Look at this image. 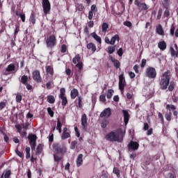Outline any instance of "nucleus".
Instances as JSON below:
<instances>
[{
	"mask_svg": "<svg viewBox=\"0 0 178 178\" xmlns=\"http://www.w3.org/2000/svg\"><path fill=\"white\" fill-rule=\"evenodd\" d=\"M172 79V72L170 70H168L165 72H163L161 78L159 79V86L160 88V90H168V91H173L175 90V86H176V83L175 81H170V79Z\"/></svg>",
	"mask_w": 178,
	"mask_h": 178,
	"instance_id": "nucleus-1",
	"label": "nucleus"
},
{
	"mask_svg": "<svg viewBox=\"0 0 178 178\" xmlns=\"http://www.w3.org/2000/svg\"><path fill=\"white\" fill-rule=\"evenodd\" d=\"M56 44H58V40L56 39V36L55 35H51L47 38V48H49V49H54V48L56 47Z\"/></svg>",
	"mask_w": 178,
	"mask_h": 178,
	"instance_id": "nucleus-2",
	"label": "nucleus"
},
{
	"mask_svg": "<svg viewBox=\"0 0 178 178\" xmlns=\"http://www.w3.org/2000/svg\"><path fill=\"white\" fill-rule=\"evenodd\" d=\"M106 140H107V141H110L111 143H115L120 140V136H119L116 132L111 131L106 136Z\"/></svg>",
	"mask_w": 178,
	"mask_h": 178,
	"instance_id": "nucleus-3",
	"label": "nucleus"
},
{
	"mask_svg": "<svg viewBox=\"0 0 178 178\" xmlns=\"http://www.w3.org/2000/svg\"><path fill=\"white\" fill-rule=\"evenodd\" d=\"M146 77L149 79H155L156 77V70L153 67H149L145 71Z\"/></svg>",
	"mask_w": 178,
	"mask_h": 178,
	"instance_id": "nucleus-4",
	"label": "nucleus"
},
{
	"mask_svg": "<svg viewBox=\"0 0 178 178\" xmlns=\"http://www.w3.org/2000/svg\"><path fill=\"white\" fill-rule=\"evenodd\" d=\"M28 139L30 140L29 144L31 145V148L32 151H34L37 145V136L33 134H29L28 136Z\"/></svg>",
	"mask_w": 178,
	"mask_h": 178,
	"instance_id": "nucleus-5",
	"label": "nucleus"
},
{
	"mask_svg": "<svg viewBox=\"0 0 178 178\" xmlns=\"http://www.w3.org/2000/svg\"><path fill=\"white\" fill-rule=\"evenodd\" d=\"M60 95H59V98H60L62 103L61 105L62 106H66V105H67V97H66V89H65L64 88H62L60 90Z\"/></svg>",
	"mask_w": 178,
	"mask_h": 178,
	"instance_id": "nucleus-6",
	"label": "nucleus"
},
{
	"mask_svg": "<svg viewBox=\"0 0 178 178\" xmlns=\"http://www.w3.org/2000/svg\"><path fill=\"white\" fill-rule=\"evenodd\" d=\"M53 148L56 152H58V154H63V155H65L67 151L66 146H60L59 143L54 144Z\"/></svg>",
	"mask_w": 178,
	"mask_h": 178,
	"instance_id": "nucleus-7",
	"label": "nucleus"
},
{
	"mask_svg": "<svg viewBox=\"0 0 178 178\" xmlns=\"http://www.w3.org/2000/svg\"><path fill=\"white\" fill-rule=\"evenodd\" d=\"M126 86V79H124V75L121 74L119 76V90H120L122 94L124 92V87Z\"/></svg>",
	"mask_w": 178,
	"mask_h": 178,
	"instance_id": "nucleus-8",
	"label": "nucleus"
},
{
	"mask_svg": "<svg viewBox=\"0 0 178 178\" xmlns=\"http://www.w3.org/2000/svg\"><path fill=\"white\" fill-rule=\"evenodd\" d=\"M42 4L44 15H48L51 12V3H49V0H42Z\"/></svg>",
	"mask_w": 178,
	"mask_h": 178,
	"instance_id": "nucleus-9",
	"label": "nucleus"
},
{
	"mask_svg": "<svg viewBox=\"0 0 178 178\" xmlns=\"http://www.w3.org/2000/svg\"><path fill=\"white\" fill-rule=\"evenodd\" d=\"M33 79L36 83H41L42 81V78L41 77V73L40 70H35L32 72Z\"/></svg>",
	"mask_w": 178,
	"mask_h": 178,
	"instance_id": "nucleus-10",
	"label": "nucleus"
},
{
	"mask_svg": "<svg viewBox=\"0 0 178 178\" xmlns=\"http://www.w3.org/2000/svg\"><path fill=\"white\" fill-rule=\"evenodd\" d=\"M112 115V110L111 108H104V111L100 113L99 118H111Z\"/></svg>",
	"mask_w": 178,
	"mask_h": 178,
	"instance_id": "nucleus-11",
	"label": "nucleus"
},
{
	"mask_svg": "<svg viewBox=\"0 0 178 178\" xmlns=\"http://www.w3.org/2000/svg\"><path fill=\"white\" fill-rule=\"evenodd\" d=\"M81 122L83 130L87 131L88 124L87 123V115L86 113L82 115Z\"/></svg>",
	"mask_w": 178,
	"mask_h": 178,
	"instance_id": "nucleus-12",
	"label": "nucleus"
},
{
	"mask_svg": "<svg viewBox=\"0 0 178 178\" xmlns=\"http://www.w3.org/2000/svg\"><path fill=\"white\" fill-rule=\"evenodd\" d=\"M140 147V144L137 142H134L133 140H131L130 143L128 145V149H132L133 151H137Z\"/></svg>",
	"mask_w": 178,
	"mask_h": 178,
	"instance_id": "nucleus-13",
	"label": "nucleus"
},
{
	"mask_svg": "<svg viewBox=\"0 0 178 178\" xmlns=\"http://www.w3.org/2000/svg\"><path fill=\"white\" fill-rule=\"evenodd\" d=\"M70 131H69L67 127H64L61 135V140H66L67 138H70Z\"/></svg>",
	"mask_w": 178,
	"mask_h": 178,
	"instance_id": "nucleus-14",
	"label": "nucleus"
},
{
	"mask_svg": "<svg viewBox=\"0 0 178 178\" xmlns=\"http://www.w3.org/2000/svg\"><path fill=\"white\" fill-rule=\"evenodd\" d=\"M122 113L124 115V123L125 126H127L129 120H130V114L129 113V111H127V110H123Z\"/></svg>",
	"mask_w": 178,
	"mask_h": 178,
	"instance_id": "nucleus-15",
	"label": "nucleus"
},
{
	"mask_svg": "<svg viewBox=\"0 0 178 178\" xmlns=\"http://www.w3.org/2000/svg\"><path fill=\"white\" fill-rule=\"evenodd\" d=\"M15 70H16V66L15 65V64L11 63L8 65L6 67L5 74L8 76V74H10V72H15Z\"/></svg>",
	"mask_w": 178,
	"mask_h": 178,
	"instance_id": "nucleus-16",
	"label": "nucleus"
},
{
	"mask_svg": "<svg viewBox=\"0 0 178 178\" xmlns=\"http://www.w3.org/2000/svg\"><path fill=\"white\" fill-rule=\"evenodd\" d=\"M63 155L64 154H63L55 152L54 154V161L57 162V163H59V162H60V160L63 159Z\"/></svg>",
	"mask_w": 178,
	"mask_h": 178,
	"instance_id": "nucleus-17",
	"label": "nucleus"
},
{
	"mask_svg": "<svg viewBox=\"0 0 178 178\" xmlns=\"http://www.w3.org/2000/svg\"><path fill=\"white\" fill-rule=\"evenodd\" d=\"M86 48L89 51H91L92 54H95V52L97 51V46L92 42L88 43Z\"/></svg>",
	"mask_w": 178,
	"mask_h": 178,
	"instance_id": "nucleus-18",
	"label": "nucleus"
},
{
	"mask_svg": "<svg viewBox=\"0 0 178 178\" xmlns=\"http://www.w3.org/2000/svg\"><path fill=\"white\" fill-rule=\"evenodd\" d=\"M109 59L113 63L115 69H119L120 67V61H119V60L115 59L111 56H109Z\"/></svg>",
	"mask_w": 178,
	"mask_h": 178,
	"instance_id": "nucleus-19",
	"label": "nucleus"
},
{
	"mask_svg": "<svg viewBox=\"0 0 178 178\" xmlns=\"http://www.w3.org/2000/svg\"><path fill=\"white\" fill-rule=\"evenodd\" d=\"M46 69V73L47 74H49V76H54V67L52 65H47L45 67Z\"/></svg>",
	"mask_w": 178,
	"mask_h": 178,
	"instance_id": "nucleus-20",
	"label": "nucleus"
},
{
	"mask_svg": "<svg viewBox=\"0 0 178 178\" xmlns=\"http://www.w3.org/2000/svg\"><path fill=\"white\" fill-rule=\"evenodd\" d=\"M71 99H76V97H79V90L76 88H74L71 90L70 92Z\"/></svg>",
	"mask_w": 178,
	"mask_h": 178,
	"instance_id": "nucleus-21",
	"label": "nucleus"
},
{
	"mask_svg": "<svg viewBox=\"0 0 178 178\" xmlns=\"http://www.w3.org/2000/svg\"><path fill=\"white\" fill-rule=\"evenodd\" d=\"M90 35L91 37H92V38H94V40H95V41H97V42L102 44V39L99 36H98V35H97L95 32L92 33Z\"/></svg>",
	"mask_w": 178,
	"mask_h": 178,
	"instance_id": "nucleus-22",
	"label": "nucleus"
},
{
	"mask_svg": "<svg viewBox=\"0 0 178 178\" xmlns=\"http://www.w3.org/2000/svg\"><path fill=\"white\" fill-rule=\"evenodd\" d=\"M83 165V154H79L76 159V166L77 168H80Z\"/></svg>",
	"mask_w": 178,
	"mask_h": 178,
	"instance_id": "nucleus-23",
	"label": "nucleus"
},
{
	"mask_svg": "<svg viewBox=\"0 0 178 178\" xmlns=\"http://www.w3.org/2000/svg\"><path fill=\"white\" fill-rule=\"evenodd\" d=\"M166 42L165 41H161L159 42L158 44V47L161 50V51H165L166 49Z\"/></svg>",
	"mask_w": 178,
	"mask_h": 178,
	"instance_id": "nucleus-24",
	"label": "nucleus"
},
{
	"mask_svg": "<svg viewBox=\"0 0 178 178\" xmlns=\"http://www.w3.org/2000/svg\"><path fill=\"white\" fill-rule=\"evenodd\" d=\"M81 62V57L80 56V54H76L75 57L72 59V63L74 65H77V63Z\"/></svg>",
	"mask_w": 178,
	"mask_h": 178,
	"instance_id": "nucleus-25",
	"label": "nucleus"
},
{
	"mask_svg": "<svg viewBox=\"0 0 178 178\" xmlns=\"http://www.w3.org/2000/svg\"><path fill=\"white\" fill-rule=\"evenodd\" d=\"M107 52L109 55H112L115 51H116V45L115 46H108L107 48Z\"/></svg>",
	"mask_w": 178,
	"mask_h": 178,
	"instance_id": "nucleus-26",
	"label": "nucleus"
},
{
	"mask_svg": "<svg viewBox=\"0 0 178 178\" xmlns=\"http://www.w3.org/2000/svg\"><path fill=\"white\" fill-rule=\"evenodd\" d=\"M156 33L159 34V35H164L165 33L163 32V29H162V25L159 24L156 27Z\"/></svg>",
	"mask_w": 178,
	"mask_h": 178,
	"instance_id": "nucleus-27",
	"label": "nucleus"
},
{
	"mask_svg": "<svg viewBox=\"0 0 178 178\" xmlns=\"http://www.w3.org/2000/svg\"><path fill=\"white\" fill-rule=\"evenodd\" d=\"M138 8L139 10H148V6L145 3H140Z\"/></svg>",
	"mask_w": 178,
	"mask_h": 178,
	"instance_id": "nucleus-28",
	"label": "nucleus"
},
{
	"mask_svg": "<svg viewBox=\"0 0 178 178\" xmlns=\"http://www.w3.org/2000/svg\"><path fill=\"white\" fill-rule=\"evenodd\" d=\"M108 29H109V24L106 22L103 23L102 25V33H106V31H108Z\"/></svg>",
	"mask_w": 178,
	"mask_h": 178,
	"instance_id": "nucleus-29",
	"label": "nucleus"
},
{
	"mask_svg": "<svg viewBox=\"0 0 178 178\" xmlns=\"http://www.w3.org/2000/svg\"><path fill=\"white\" fill-rule=\"evenodd\" d=\"M119 40H120L119 35L118 34L115 35L111 39V45H115V43L116 42V41H119Z\"/></svg>",
	"mask_w": 178,
	"mask_h": 178,
	"instance_id": "nucleus-30",
	"label": "nucleus"
},
{
	"mask_svg": "<svg viewBox=\"0 0 178 178\" xmlns=\"http://www.w3.org/2000/svg\"><path fill=\"white\" fill-rule=\"evenodd\" d=\"M27 81H29V76H27V75H23L21 77L20 83H22L24 86H25L27 84Z\"/></svg>",
	"mask_w": 178,
	"mask_h": 178,
	"instance_id": "nucleus-31",
	"label": "nucleus"
},
{
	"mask_svg": "<svg viewBox=\"0 0 178 178\" xmlns=\"http://www.w3.org/2000/svg\"><path fill=\"white\" fill-rule=\"evenodd\" d=\"M47 101L49 104H55V97H54V95H48Z\"/></svg>",
	"mask_w": 178,
	"mask_h": 178,
	"instance_id": "nucleus-32",
	"label": "nucleus"
},
{
	"mask_svg": "<svg viewBox=\"0 0 178 178\" xmlns=\"http://www.w3.org/2000/svg\"><path fill=\"white\" fill-rule=\"evenodd\" d=\"M44 145L42 144H39L36 148V155H40L42 152V148Z\"/></svg>",
	"mask_w": 178,
	"mask_h": 178,
	"instance_id": "nucleus-33",
	"label": "nucleus"
},
{
	"mask_svg": "<svg viewBox=\"0 0 178 178\" xmlns=\"http://www.w3.org/2000/svg\"><path fill=\"white\" fill-rule=\"evenodd\" d=\"M170 52L171 56L174 58H177L178 56L177 51H176L173 47H170Z\"/></svg>",
	"mask_w": 178,
	"mask_h": 178,
	"instance_id": "nucleus-34",
	"label": "nucleus"
},
{
	"mask_svg": "<svg viewBox=\"0 0 178 178\" xmlns=\"http://www.w3.org/2000/svg\"><path fill=\"white\" fill-rule=\"evenodd\" d=\"M114 92H115V90H113V89L108 90L107 95H106V97L108 98V99H111V98H112V97H113Z\"/></svg>",
	"mask_w": 178,
	"mask_h": 178,
	"instance_id": "nucleus-35",
	"label": "nucleus"
},
{
	"mask_svg": "<svg viewBox=\"0 0 178 178\" xmlns=\"http://www.w3.org/2000/svg\"><path fill=\"white\" fill-rule=\"evenodd\" d=\"M56 130H58V133H62V122L59 119L57 120Z\"/></svg>",
	"mask_w": 178,
	"mask_h": 178,
	"instance_id": "nucleus-36",
	"label": "nucleus"
},
{
	"mask_svg": "<svg viewBox=\"0 0 178 178\" xmlns=\"http://www.w3.org/2000/svg\"><path fill=\"white\" fill-rule=\"evenodd\" d=\"M113 173L116 175L117 177H120V170L118 167L113 168Z\"/></svg>",
	"mask_w": 178,
	"mask_h": 178,
	"instance_id": "nucleus-37",
	"label": "nucleus"
},
{
	"mask_svg": "<svg viewBox=\"0 0 178 178\" xmlns=\"http://www.w3.org/2000/svg\"><path fill=\"white\" fill-rule=\"evenodd\" d=\"M23 99V97L22 96V94L17 93L15 97L16 102L18 104H20L22 102V99Z\"/></svg>",
	"mask_w": 178,
	"mask_h": 178,
	"instance_id": "nucleus-38",
	"label": "nucleus"
},
{
	"mask_svg": "<svg viewBox=\"0 0 178 178\" xmlns=\"http://www.w3.org/2000/svg\"><path fill=\"white\" fill-rule=\"evenodd\" d=\"M16 16H19L21 18L22 22L24 23L26 22V15L25 14H22V13H18L17 12L15 13Z\"/></svg>",
	"mask_w": 178,
	"mask_h": 178,
	"instance_id": "nucleus-39",
	"label": "nucleus"
},
{
	"mask_svg": "<svg viewBox=\"0 0 178 178\" xmlns=\"http://www.w3.org/2000/svg\"><path fill=\"white\" fill-rule=\"evenodd\" d=\"M165 118L168 122H170L172 120V112H169L165 114Z\"/></svg>",
	"mask_w": 178,
	"mask_h": 178,
	"instance_id": "nucleus-40",
	"label": "nucleus"
},
{
	"mask_svg": "<svg viewBox=\"0 0 178 178\" xmlns=\"http://www.w3.org/2000/svg\"><path fill=\"white\" fill-rule=\"evenodd\" d=\"M31 22L32 23V24H35V13H32L31 14Z\"/></svg>",
	"mask_w": 178,
	"mask_h": 178,
	"instance_id": "nucleus-41",
	"label": "nucleus"
},
{
	"mask_svg": "<svg viewBox=\"0 0 178 178\" xmlns=\"http://www.w3.org/2000/svg\"><path fill=\"white\" fill-rule=\"evenodd\" d=\"M26 159H29L30 156H31V154H30V147H26Z\"/></svg>",
	"mask_w": 178,
	"mask_h": 178,
	"instance_id": "nucleus-42",
	"label": "nucleus"
},
{
	"mask_svg": "<svg viewBox=\"0 0 178 178\" xmlns=\"http://www.w3.org/2000/svg\"><path fill=\"white\" fill-rule=\"evenodd\" d=\"M81 102H83V97H81V96H78V106L80 108H83Z\"/></svg>",
	"mask_w": 178,
	"mask_h": 178,
	"instance_id": "nucleus-43",
	"label": "nucleus"
},
{
	"mask_svg": "<svg viewBox=\"0 0 178 178\" xmlns=\"http://www.w3.org/2000/svg\"><path fill=\"white\" fill-rule=\"evenodd\" d=\"M163 16L164 17L169 18V17L170 16V11H169V8H165V10L164 11L163 13Z\"/></svg>",
	"mask_w": 178,
	"mask_h": 178,
	"instance_id": "nucleus-44",
	"label": "nucleus"
},
{
	"mask_svg": "<svg viewBox=\"0 0 178 178\" xmlns=\"http://www.w3.org/2000/svg\"><path fill=\"white\" fill-rule=\"evenodd\" d=\"M66 51H67V46L66 44L61 45V54H65Z\"/></svg>",
	"mask_w": 178,
	"mask_h": 178,
	"instance_id": "nucleus-45",
	"label": "nucleus"
},
{
	"mask_svg": "<svg viewBox=\"0 0 178 178\" xmlns=\"http://www.w3.org/2000/svg\"><path fill=\"white\" fill-rule=\"evenodd\" d=\"M90 12H94L95 13H97V12H98V8H97V5L93 4L91 6Z\"/></svg>",
	"mask_w": 178,
	"mask_h": 178,
	"instance_id": "nucleus-46",
	"label": "nucleus"
},
{
	"mask_svg": "<svg viewBox=\"0 0 178 178\" xmlns=\"http://www.w3.org/2000/svg\"><path fill=\"white\" fill-rule=\"evenodd\" d=\"M163 2H164L163 4V8H165V9H169V6H170L169 0H163Z\"/></svg>",
	"mask_w": 178,
	"mask_h": 178,
	"instance_id": "nucleus-47",
	"label": "nucleus"
},
{
	"mask_svg": "<svg viewBox=\"0 0 178 178\" xmlns=\"http://www.w3.org/2000/svg\"><path fill=\"white\" fill-rule=\"evenodd\" d=\"M165 109H167V110L171 109L172 111H175L176 106H175V105H173V104H172V105L167 104L165 106Z\"/></svg>",
	"mask_w": 178,
	"mask_h": 178,
	"instance_id": "nucleus-48",
	"label": "nucleus"
},
{
	"mask_svg": "<svg viewBox=\"0 0 178 178\" xmlns=\"http://www.w3.org/2000/svg\"><path fill=\"white\" fill-rule=\"evenodd\" d=\"M158 118L159 119H160L161 124H165V120L163 119V115H162V113H159Z\"/></svg>",
	"mask_w": 178,
	"mask_h": 178,
	"instance_id": "nucleus-49",
	"label": "nucleus"
},
{
	"mask_svg": "<svg viewBox=\"0 0 178 178\" xmlns=\"http://www.w3.org/2000/svg\"><path fill=\"white\" fill-rule=\"evenodd\" d=\"M76 145H77V140H74L71 143L70 149H76Z\"/></svg>",
	"mask_w": 178,
	"mask_h": 178,
	"instance_id": "nucleus-50",
	"label": "nucleus"
},
{
	"mask_svg": "<svg viewBox=\"0 0 178 178\" xmlns=\"http://www.w3.org/2000/svg\"><path fill=\"white\" fill-rule=\"evenodd\" d=\"M47 112L49 116H51V118H54V111H52V108L51 107L47 108Z\"/></svg>",
	"mask_w": 178,
	"mask_h": 178,
	"instance_id": "nucleus-51",
	"label": "nucleus"
},
{
	"mask_svg": "<svg viewBox=\"0 0 178 178\" xmlns=\"http://www.w3.org/2000/svg\"><path fill=\"white\" fill-rule=\"evenodd\" d=\"M6 102H0V111L6 108Z\"/></svg>",
	"mask_w": 178,
	"mask_h": 178,
	"instance_id": "nucleus-52",
	"label": "nucleus"
},
{
	"mask_svg": "<svg viewBox=\"0 0 178 178\" xmlns=\"http://www.w3.org/2000/svg\"><path fill=\"white\" fill-rule=\"evenodd\" d=\"M76 67H78L79 70H83V62L80 61L76 65Z\"/></svg>",
	"mask_w": 178,
	"mask_h": 178,
	"instance_id": "nucleus-53",
	"label": "nucleus"
},
{
	"mask_svg": "<svg viewBox=\"0 0 178 178\" xmlns=\"http://www.w3.org/2000/svg\"><path fill=\"white\" fill-rule=\"evenodd\" d=\"M94 15H95V13H94L93 11H89L88 13V19L89 20H92V17H94Z\"/></svg>",
	"mask_w": 178,
	"mask_h": 178,
	"instance_id": "nucleus-54",
	"label": "nucleus"
},
{
	"mask_svg": "<svg viewBox=\"0 0 178 178\" xmlns=\"http://www.w3.org/2000/svg\"><path fill=\"white\" fill-rule=\"evenodd\" d=\"M77 9L79 12H83L84 10V6L83 4H78Z\"/></svg>",
	"mask_w": 178,
	"mask_h": 178,
	"instance_id": "nucleus-55",
	"label": "nucleus"
},
{
	"mask_svg": "<svg viewBox=\"0 0 178 178\" xmlns=\"http://www.w3.org/2000/svg\"><path fill=\"white\" fill-rule=\"evenodd\" d=\"M161 17H162V8H159L158 10L157 20H161Z\"/></svg>",
	"mask_w": 178,
	"mask_h": 178,
	"instance_id": "nucleus-56",
	"label": "nucleus"
},
{
	"mask_svg": "<svg viewBox=\"0 0 178 178\" xmlns=\"http://www.w3.org/2000/svg\"><path fill=\"white\" fill-rule=\"evenodd\" d=\"M145 65H147V60L145 58H143L141 61L140 67H142V69H144V67H145Z\"/></svg>",
	"mask_w": 178,
	"mask_h": 178,
	"instance_id": "nucleus-57",
	"label": "nucleus"
},
{
	"mask_svg": "<svg viewBox=\"0 0 178 178\" xmlns=\"http://www.w3.org/2000/svg\"><path fill=\"white\" fill-rule=\"evenodd\" d=\"M99 100L101 101V102H106V97L105 95H101L99 96Z\"/></svg>",
	"mask_w": 178,
	"mask_h": 178,
	"instance_id": "nucleus-58",
	"label": "nucleus"
},
{
	"mask_svg": "<svg viewBox=\"0 0 178 178\" xmlns=\"http://www.w3.org/2000/svg\"><path fill=\"white\" fill-rule=\"evenodd\" d=\"M139 68H140V66L137 64L134 66V70L136 74L140 73V71L138 70Z\"/></svg>",
	"mask_w": 178,
	"mask_h": 178,
	"instance_id": "nucleus-59",
	"label": "nucleus"
},
{
	"mask_svg": "<svg viewBox=\"0 0 178 178\" xmlns=\"http://www.w3.org/2000/svg\"><path fill=\"white\" fill-rule=\"evenodd\" d=\"M124 26H126L127 27H131V26H133V24H131V22L125 21L124 22Z\"/></svg>",
	"mask_w": 178,
	"mask_h": 178,
	"instance_id": "nucleus-60",
	"label": "nucleus"
},
{
	"mask_svg": "<svg viewBox=\"0 0 178 178\" xmlns=\"http://www.w3.org/2000/svg\"><path fill=\"white\" fill-rule=\"evenodd\" d=\"M29 126H30V124L29 122L22 124V129H24V130H27L29 129Z\"/></svg>",
	"mask_w": 178,
	"mask_h": 178,
	"instance_id": "nucleus-61",
	"label": "nucleus"
},
{
	"mask_svg": "<svg viewBox=\"0 0 178 178\" xmlns=\"http://www.w3.org/2000/svg\"><path fill=\"white\" fill-rule=\"evenodd\" d=\"M117 54L119 56H123V48H120L118 51Z\"/></svg>",
	"mask_w": 178,
	"mask_h": 178,
	"instance_id": "nucleus-62",
	"label": "nucleus"
},
{
	"mask_svg": "<svg viewBox=\"0 0 178 178\" xmlns=\"http://www.w3.org/2000/svg\"><path fill=\"white\" fill-rule=\"evenodd\" d=\"M10 170H8L6 172V174L4 175V178H10V175H11Z\"/></svg>",
	"mask_w": 178,
	"mask_h": 178,
	"instance_id": "nucleus-63",
	"label": "nucleus"
},
{
	"mask_svg": "<svg viewBox=\"0 0 178 178\" xmlns=\"http://www.w3.org/2000/svg\"><path fill=\"white\" fill-rule=\"evenodd\" d=\"M106 126H108V121H106V120L103 121L102 122V127L103 129H105V128H106Z\"/></svg>",
	"mask_w": 178,
	"mask_h": 178,
	"instance_id": "nucleus-64",
	"label": "nucleus"
}]
</instances>
